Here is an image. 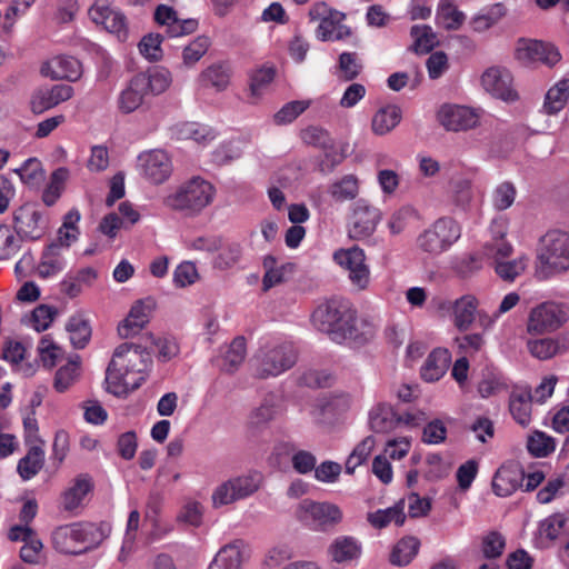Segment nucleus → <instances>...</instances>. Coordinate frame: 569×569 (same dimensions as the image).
Listing matches in <instances>:
<instances>
[{"label": "nucleus", "instance_id": "nucleus-1", "mask_svg": "<svg viewBox=\"0 0 569 569\" xmlns=\"http://www.w3.org/2000/svg\"><path fill=\"white\" fill-rule=\"evenodd\" d=\"M317 329L338 343L349 340L363 346L373 338V328L366 322L358 325L357 312L347 301L331 299L320 305L312 313Z\"/></svg>", "mask_w": 569, "mask_h": 569}, {"label": "nucleus", "instance_id": "nucleus-2", "mask_svg": "<svg viewBox=\"0 0 569 569\" xmlns=\"http://www.w3.org/2000/svg\"><path fill=\"white\" fill-rule=\"evenodd\" d=\"M151 355V348L143 341L119 345L106 371L107 391L120 397L138 389L144 381L143 376L133 383H129L126 378L129 373H144L148 371L152 365Z\"/></svg>", "mask_w": 569, "mask_h": 569}, {"label": "nucleus", "instance_id": "nucleus-3", "mask_svg": "<svg viewBox=\"0 0 569 569\" xmlns=\"http://www.w3.org/2000/svg\"><path fill=\"white\" fill-rule=\"evenodd\" d=\"M216 188L200 176L182 182L163 199L167 208L184 217H197L213 201Z\"/></svg>", "mask_w": 569, "mask_h": 569}, {"label": "nucleus", "instance_id": "nucleus-4", "mask_svg": "<svg viewBox=\"0 0 569 569\" xmlns=\"http://www.w3.org/2000/svg\"><path fill=\"white\" fill-rule=\"evenodd\" d=\"M542 248L538 253L536 276L546 280L556 273L569 269V234L560 230H551L542 238Z\"/></svg>", "mask_w": 569, "mask_h": 569}, {"label": "nucleus", "instance_id": "nucleus-5", "mask_svg": "<svg viewBox=\"0 0 569 569\" xmlns=\"http://www.w3.org/2000/svg\"><path fill=\"white\" fill-rule=\"evenodd\" d=\"M296 517L312 530L325 532L341 522L342 512L337 505L305 499L299 503Z\"/></svg>", "mask_w": 569, "mask_h": 569}, {"label": "nucleus", "instance_id": "nucleus-6", "mask_svg": "<svg viewBox=\"0 0 569 569\" xmlns=\"http://www.w3.org/2000/svg\"><path fill=\"white\" fill-rule=\"evenodd\" d=\"M460 238V227L450 217L439 218L418 238V247L427 253L440 254Z\"/></svg>", "mask_w": 569, "mask_h": 569}, {"label": "nucleus", "instance_id": "nucleus-7", "mask_svg": "<svg viewBox=\"0 0 569 569\" xmlns=\"http://www.w3.org/2000/svg\"><path fill=\"white\" fill-rule=\"evenodd\" d=\"M569 319V307L565 303L546 301L530 311L527 330L541 335L559 329Z\"/></svg>", "mask_w": 569, "mask_h": 569}, {"label": "nucleus", "instance_id": "nucleus-8", "mask_svg": "<svg viewBox=\"0 0 569 569\" xmlns=\"http://www.w3.org/2000/svg\"><path fill=\"white\" fill-rule=\"evenodd\" d=\"M13 229L22 240L36 241L41 239L48 230L49 221L33 203H23L13 211Z\"/></svg>", "mask_w": 569, "mask_h": 569}, {"label": "nucleus", "instance_id": "nucleus-9", "mask_svg": "<svg viewBox=\"0 0 569 569\" xmlns=\"http://www.w3.org/2000/svg\"><path fill=\"white\" fill-rule=\"evenodd\" d=\"M256 361V375L264 379L290 369L297 361V353L291 345H280L261 349Z\"/></svg>", "mask_w": 569, "mask_h": 569}, {"label": "nucleus", "instance_id": "nucleus-10", "mask_svg": "<svg viewBox=\"0 0 569 569\" xmlns=\"http://www.w3.org/2000/svg\"><path fill=\"white\" fill-rule=\"evenodd\" d=\"M263 477L260 472H250L220 485L212 495L214 507L224 506L253 495L259 490Z\"/></svg>", "mask_w": 569, "mask_h": 569}, {"label": "nucleus", "instance_id": "nucleus-11", "mask_svg": "<svg viewBox=\"0 0 569 569\" xmlns=\"http://www.w3.org/2000/svg\"><path fill=\"white\" fill-rule=\"evenodd\" d=\"M333 260L348 271V278L358 290H366L370 284V270L366 264L365 251L358 246L340 249L333 253Z\"/></svg>", "mask_w": 569, "mask_h": 569}, {"label": "nucleus", "instance_id": "nucleus-12", "mask_svg": "<svg viewBox=\"0 0 569 569\" xmlns=\"http://www.w3.org/2000/svg\"><path fill=\"white\" fill-rule=\"evenodd\" d=\"M98 530L93 525L82 526L79 523L58 527L52 532L53 548L64 555H81L89 550L88 547L78 549V545L89 541V535Z\"/></svg>", "mask_w": 569, "mask_h": 569}, {"label": "nucleus", "instance_id": "nucleus-13", "mask_svg": "<svg viewBox=\"0 0 569 569\" xmlns=\"http://www.w3.org/2000/svg\"><path fill=\"white\" fill-rule=\"evenodd\" d=\"M89 16L96 24H101L120 41L128 39L127 18L122 12L111 8L110 0H96L89 9Z\"/></svg>", "mask_w": 569, "mask_h": 569}, {"label": "nucleus", "instance_id": "nucleus-14", "mask_svg": "<svg viewBox=\"0 0 569 569\" xmlns=\"http://www.w3.org/2000/svg\"><path fill=\"white\" fill-rule=\"evenodd\" d=\"M516 54L520 61L541 62L549 67L561 60V54L555 44L532 39L519 40Z\"/></svg>", "mask_w": 569, "mask_h": 569}, {"label": "nucleus", "instance_id": "nucleus-15", "mask_svg": "<svg viewBox=\"0 0 569 569\" xmlns=\"http://www.w3.org/2000/svg\"><path fill=\"white\" fill-rule=\"evenodd\" d=\"M512 81L510 71L500 67L488 68L481 76L483 89L491 96L507 102H513L519 98Z\"/></svg>", "mask_w": 569, "mask_h": 569}, {"label": "nucleus", "instance_id": "nucleus-16", "mask_svg": "<svg viewBox=\"0 0 569 569\" xmlns=\"http://www.w3.org/2000/svg\"><path fill=\"white\" fill-rule=\"evenodd\" d=\"M156 300L151 297L140 299L131 307L129 315L118 326V333L121 339H129L138 335L150 321L152 311L156 309Z\"/></svg>", "mask_w": 569, "mask_h": 569}, {"label": "nucleus", "instance_id": "nucleus-17", "mask_svg": "<svg viewBox=\"0 0 569 569\" xmlns=\"http://www.w3.org/2000/svg\"><path fill=\"white\" fill-rule=\"evenodd\" d=\"M153 19L159 26H164L167 34L172 38L191 34L198 29L196 19L180 20L178 12L167 4L157 6Z\"/></svg>", "mask_w": 569, "mask_h": 569}, {"label": "nucleus", "instance_id": "nucleus-18", "mask_svg": "<svg viewBox=\"0 0 569 569\" xmlns=\"http://www.w3.org/2000/svg\"><path fill=\"white\" fill-rule=\"evenodd\" d=\"M146 177L154 184L163 183L172 172V163L168 153L154 149L139 156Z\"/></svg>", "mask_w": 569, "mask_h": 569}, {"label": "nucleus", "instance_id": "nucleus-19", "mask_svg": "<svg viewBox=\"0 0 569 569\" xmlns=\"http://www.w3.org/2000/svg\"><path fill=\"white\" fill-rule=\"evenodd\" d=\"M380 218L381 213L377 208L359 201L353 211L352 223L349 228L350 238L360 240L371 236Z\"/></svg>", "mask_w": 569, "mask_h": 569}, {"label": "nucleus", "instance_id": "nucleus-20", "mask_svg": "<svg viewBox=\"0 0 569 569\" xmlns=\"http://www.w3.org/2000/svg\"><path fill=\"white\" fill-rule=\"evenodd\" d=\"M438 118L440 123L451 131L468 130L478 122V116L470 108L463 106H442Z\"/></svg>", "mask_w": 569, "mask_h": 569}, {"label": "nucleus", "instance_id": "nucleus-21", "mask_svg": "<svg viewBox=\"0 0 569 569\" xmlns=\"http://www.w3.org/2000/svg\"><path fill=\"white\" fill-rule=\"evenodd\" d=\"M73 96V88L69 84H54L50 88L38 89L31 98V110L42 113Z\"/></svg>", "mask_w": 569, "mask_h": 569}, {"label": "nucleus", "instance_id": "nucleus-22", "mask_svg": "<svg viewBox=\"0 0 569 569\" xmlns=\"http://www.w3.org/2000/svg\"><path fill=\"white\" fill-rule=\"evenodd\" d=\"M525 470L516 463L501 466L492 479V490L499 497H508L522 487Z\"/></svg>", "mask_w": 569, "mask_h": 569}, {"label": "nucleus", "instance_id": "nucleus-23", "mask_svg": "<svg viewBox=\"0 0 569 569\" xmlns=\"http://www.w3.org/2000/svg\"><path fill=\"white\" fill-rule=\"evenodd\" d=\"M217 137L218 133L213 128L196 121L179 122L170 128V138L178 141L208 142Z\"/></svg>", "mask_w": 569, "mask_h": 569}, {"label": "nucleus", "instance_id": "nucleus-24", "mask_svg": "<svg viewBox=\"0 0 569 569\" xmlns=\"http://www.w3.org/2000/svg\"><path fill=\"white\" fill-rule=\"evenodd\" d=\"M247 558L242 540H234L223 546L211 561L209 569H241Z\"/></svg>", "mask_w": 569, "mask_h": 569}, {"label": "nucleus", "instance_id": "nucleus-25", "mask_svg": "<svg viewBox=\"0 0 569 569\" xmlns=\"http://www.w3.org/2000/svg\"><path fill=\"white\" fill-rule=\"evenodd\" d=\"M401 422L402 417L388 403H379L370 412V429L376 433H388L400 426Z\"/></svg>", "mask_w": 569, "mask_h": 569}, {"label": "nucleus", "instance_id": "nucleus-26", "mask_svg": "<svg viewBox=\"0 0 569 569\" xmlns=\"http://www.w3.org/2000/svg\"><path fill=\"white\" fill-rule=\"evenodd\" d=\"M171 82L170 72L163 68H153L147 72L134 76V83L142 86L146 93L160 94L164 92Z\"/></svg>", "mask_w": 569, "mask_h": 569}, {"label": "nucleus", "instance_id": "nucleus-27", "mask_svg": "<svg viewBox=\"0 0 569 569\" xmlns=\"http://www.w3.org/2000/svg\"><path fill=\"white\" fill-rule=\"evenodd\" d=\"M451 356L447 349L432 350L421 368V377L428 382L439 380L447 371Z\"/></svg>", "mask_w": 569, "mask_h": 569}, {"label": "nucleus", "instance_id": "nucleus-28", "mask_svg": "<svg viewBox=\"0 0 569 569\" xmlns=\"http://www.w3.org/2000/svg\"><path fill=\"white\" fill-rule=\"evenodd\" d=\"M98 278V272L92 267H86L79 269L74 274H70L68 278L60 282V291L74 299L82 292V286L90 287Z\"/></svg>", "mask_w": 569, "mask_h": 569}, {"label": "nucleus", "instance_id": "nucleus-29", "mask_svg": "<svg viewBox=\"0 0 569 569\" xmlns=\"http://www.w3.org/2000/svg\"><path fill=\"white\" fill-rule=\"evenodd\" d=\"M402 119V110L397 104H387L377 110L371 120V129L378 136L393 130Z\"/></svg>", "mask_w": 569, "mask_h": 569}, {"label": "nucleus", "instance_id": "nucleus-30", "mask_svg": "<svg viewBox=\"0 0 569 569\" xmlns=\"http://www.w3.org/2000/svg\"><path fill=\"white\" fill-rule=\"evenodd\" d=\"M420 549V540L413 536L401 538L392 548L389 561L393 566H408L418 555Z\"/></svg>", "mask_w": 569, "mask_h": 569}, {"label": "nucleus", "instance_id": "nucleus-31", "mask_svg": "<svg viewBox=\"0 0 569 569\" xmlns=\"http://www.w3.org/2000/svg\"><path fill=\"white\" fill-rule=\"evenodd\" d=\"M532 395L530 390L512 392L509 399V410L513 419L521 426H528L531 419Z\"/></svg>", "mask_w": 569, "mask_h": 569}, {"label": "nucleus", "instance_id": "nucleus-32", "mask_svg": "<svg viewBox=\"0 0 569 569\" xmlns=\"http://www.w3.org/2000/svg\"><path fill=\"white\" fill-rule=\"evenodd\" d=\"M569 99V79H562L552 86L546 93L543 110L548 114L561 111Z\"/></svg>", "mask_w": 569, "mask_h": 569}, {"label": "nucleus", "instance_id": "nucleus-33", "mask_svg": "<svg viewBox=\"0 0 569 569\" xmlns=\"http://www.w3.org/2000/svg\"><path fill=\"white\" fill-rule=\"evenodd\" d=\"M44 465V451L39 446H32L28 453L21 458L17 471L23 480L33 478Z\"/></svg>", "mask_w": 569, "mask_h": 569}, {"label": "nucleus", "instance_id": "nucleus-34", "mask_svg": "<svg viewBox=\"0 0 569 569\" xmlns=\"http://www.w3.org/2000/svg\"><path fill=\"white\" fill-rule=\"evenodd\" d=\"M336 562H347L357 559L361 553V546L352 537H339L329 548Z\"/></svg>", "mask_w": 569, "mask_h": 569}, {"label": "nucleus", "instance_id": "nucleus-35", "mask_svg": "<svg viewBox=\"0 0 569 569\" xmlns=\"http://www.w3.org/2000/svg\"><path fill=\"white\" fill-rule=\"evenodd\" d=\"M91 490V478L88 475H79L74 479V483L63 493V508L68 511L76 509Z\"/></svg>", "mask_w": 569, "mask_h": 569}, {"label": "nucleus", "instance_id": "nucleus-36", "mask_svg": "<svg viewBox=\"0 0 569 569\" xmlns=\"http://www.w3.org/2000/svg\"><path fill=\"white\" fill-rule=\"evenodd\" d=\"M478 300L471 295H466L456 300L453 313L455 325L459 330H467L475 320Z\"/></svg>", "mask_w": 569, "mask_h": 569}, {"label": "nucleus", "instance_id": "nucleus-37", "mask_svg": "<svg viewBox=\"0 0 569 569\" xmlns=\"http://www.w3.org/2000/svg\"><path fill=\"white\" fill-rule=\"evenodd\" d=\"M69 178V170L67 168L60 167L56 169L51 176L50 181L44 188L42 192V201L47 207H52L61 197L66 182Z\"/></svg>", "mask_w": 569, "mask_h": 569}, {"label": "nucleus", "instance_id": "nucleus-38", "mask_svg": "<svg viewBox=\"0 0 569 569\" xmlns=\"http://www.w3.org/2000/svg\"><path fill=\"white\" fill-rule=\"evenodd\" d=\"M367 520L372 527L378 529L385 528L391 521H393L397 526H402L406 521V515L403 512V501L401 500L393 507L385 510L369 512Z\"/></svg>", "mask_w": 569, "mask_h": 569}, {"label": "nucleus", "instance_id": "nucleus-39", "mask_svg": "<svg viewBox=\"0 0 569 569\" xmlns=\"http://www.w3.org/2000/svg\"><path fill=\"white\" fill-rule=\"evenodd\" d=\"M276 77V70L272 67L257 69L250 74V102L256 103L267 91Z\"/></svg>", "mask_w": 569, "mask_h": 569}, {"label": "nucleus", "instance_id": "nucleus-40", "mask_svg": "<svg viewBox=\"0 0 569 569\" xmlns=\"http://www.w3.org/2000/svg\"><path fill=\"white\" fill-rule=\"evenodd\" d=\"M466 16L456 4L448 0L440 1L437 9V20L446 30H458L465 22Z\"/></svg>", "mask_w": 569, "mask_h": 569}, {"label": "nucleus", "instance_id": "nucleus-41", "mask_svg": "<svg viewBox=\"0 0 569 569\" xmlns=\"http://www.w3.org/2000/svg\"><path fill=\"white\" fill-rule=\"evenodd\" d=\"M146 94L143 87L134 83V77H132L127 88L119 94L118 108L123 113H131L142 104Z\"/></svg>", "mask_w": 569, "mask_h": 569}, {"label": "nucleus", "instance_id": "nucleus-42", "mask_svg": "<svg viewBox=\"0 0 569 569\" xmlns=\"http://www.w3.org/2000/svg\"><path fill=\"white\" fill-rule=\"evenodd\" d=\"M67 331L70 332V341L77 349L87 346L91 337V327L89 321L81 315L72 316L67 323Z\"/></svg>", "mask_w": 569, "mask_h": 569}, {"label": "nucleus", "instance_id": "nucleus-43", "mask_svg": "<svg viewBox=\"0 0 569 569\" xmlns=\"http://www.w3.org/2000/svg\"><path fill=\"white\" fill-rule=\"evenodd\" d=\"M21 181L29 188H39L44 181V170L41 162L36 158H30L24 163L14 169Z\"/></svg>", "mask_w": 569, "mask_h": 569}, {"label": "nucleus", "instance_id": "nucleus-44", "mask_svg": "<svg viewBox=\"0 0 569 569\" xmlns=\"http://www.w3.org/2000/svg\"><path fill=\"white\" fill-rule=\"evenodd\" d=\"M56 78L71 82L79 80L82 76L81 62L71 56H61L56 59Z\"/></svg>", "mask_w": 569, "mask_h": 569}, {"label": "nucleus", "instance_id": "nucleus-45", "mask_svg": "<svg viewBox=\"0 0 569 569\" xmlns=\"http://www.w3.org/2000/svg\"><path fill=\"white\" fill-rule=\"evenodd\" d=\"M410 36L415 39L413 50L417 53H428L436 46V34L429 26H412Z\"/></svg>", "mask_w": 569, "mask_h": 569}, {"label": "nucleus", "instance_id": "nucleus-46", "mask_svg": "<svg viewBox=\"0 0 569 569\" xmlns=\"http://www.w3.org/2000/svg\"><path fill=\"white\" fill-rule=\"evenodd\" d=\"M246 357V339L242 336L236 337L223 358V370L233 372L242 363Z\"/></svg>", "mask_w": 569, "mask_h": 569}, {"label": "nucleus", "instance_id": "nucleus-47", "mask_svg": "<svg viewBox=\"0 0 569 569\" xmlns=\"http://www.w3.org/2000/svg\"><path fill=\"white\" fill-rule=\"evenodd\" d=\"M555 439L542 431H535L527 440L528 451L537 458L547 457L555 450Z\"/></svg>", "mask_w": 569, "mask_h": 569}, {"label": "nucleus", "instance_id": "nucleus-48", "mask_svg": "<svg viewBox=\"0 0 569 569\" xmlns=\"http://www.w3.org/2000/svg\"><path fill=\"white\" fill-rule=\"evenodd\" d=\"M230 73L227 67L221 63L208 67L201 73V81L204 86H211L217 90H224L229 84Z\"/></svg>", "mask_w": 569, "mask_h": 569}, {"label": "nucleus", "instance_id": "nucleus-49", "mask_svg": "<svg viewBox=\"0 0 569 569\" xmlns=\"http://www.w3.org/2000/svg\"><path fill=\"white\" fill-rule=\"evenodd\" d=\"M341 78L345 81L355 80L362 71V63L356 52H342L338 60Z\"/></svg>", "mask_w": 569, "mask_h": 569}, {"label": "nucleus", "instance_id": "nucleus-50", "mask_svg": "<svg viewBox=\"0 0 569 569\" xmlns=\"http://www.w3.org/2000/svg\"><path fill=\"white\" fill-rule=\"evenodd\" d=\"M505 547H506L505 537L496 530L489 531L482 538L481 551L486 559L499 558L503 553Z\"/></svg>", "mask_w": 569, "mask_h": 569}, {"label": "nucleus", "instance_id": "nucleus-51", "mask_svg": "<svg viewBox=\"0 0 569 569\" xmlns=\"http://www.w3.org/2000/svg\"><path fill=\"white\" fill-rule=\"evenodd\" d=\"M163 36L160 33H149L144 36L138 47L140 53L150 61H159L162 58L161 43Z\"/></svg>", "mask_w": 569, "mask_h": 569}, {"label": "nucleus", "instance_id": "nucleus-52", "mask_svg": "<svg viewBox=\"0 0 569 569\" xmlns=\"http://www.w3.org/2000/svg\"><path fill=\"white\" fill-rule=\"evenodd\" d=\"M505 14L503 4L496 3L487 13L476 16L471 21V27L476 32H483L496 24Z\"/></svg>", "mask_w": 569, "mask_h": 569}, {"label": "nucleus", "instance_id": "nucleus-53", "mask_svg": "<svg viewBox=\"0 0 569 569\" xmlns=\"http://www.w3.org/2000/svg\"><path fill=\"white\" fill-rule=\"evenodd\" d=\"M274 412L273 405L266 400L251 412L248 421L249 429L253 433L260 431L273 419Z\"/></svg>", "mask_w": 569, "mask_h": 569}, {"label": "nucleus", "instance_id": "nucleus-54", "mask_svg": "<svg viewBox=\"0 0 569 569\" xmlns=\"http://www.w3.org/2000/svg\"><path fill=\"white\" fill-rule=\"evenodd\" d=\"M450 186L453 204L461 210H466L472 199L471 182L460 178L452 180Z\"/></svg>", "mask_w": 569, "mask_h": 569}, {"label": "nucleus", "instance_id": "nucleus-55", "mask_svg": "<svg viewBox=\"0 0 569 569\" xmlns=\"http://www.w3.org/2000/svg\"><path fill=\"white\" fill-rule=\"evenodd\" d=\"M58 315V309L49 305H39L31 312V322L38 331L47 330Z\"/></svg>", "mask_w": 569, "mask_h": 569}, {"label": "nucleus", "instance_id": "nucleus-56", "mask_svg": "<svg viewBox=\"0 0 569 569\" xmlns=\"http://www.w3.org/2000/svg\"><path fill=\"white\" fill-rule=\"evenodd\" d=\"M79 362L70 360L67 365L58 369L54 376V388L59 392L66 391L78 376Z\"/></svg>", "mask_w": 569, "mask_h": 569}, {"label": "nucleus", "instance_id": "nucleus-57", "mask_svg": "<svg viewBox=\"0 0 569 569\" xmlns=\"http://www.w3.org/2000/svg\"><path fill=\"white\" fill-rule=\"evenodd\" d=\"M426 463L428 465V470L425 472L423 477L428 481H439L446 478L450 472V466L445 463L442 457L438 453L429 455L426 459Z\"/></svg>", "mask_w": 569, "mask_h": 569}, {"label": "nucleus", "instance_id": "nucleus-58", "mask_svg": "<svg viewBox=\"0 0 569 569\" xmlns=\"http://www.w3.org/2000/svg\"><path fill=\"white\" fill-rule=\"evenodd\" d=\"M210 39L206 36L196 38L189 46L183 49V62L188 66L198 62L208 51Z\"/></svg>", "mask_w": 569, "mask_h": 569}, {"label": "nucleus", "instance_id": "nucleus-59", "mask_svg": "<svg viewBox=\"0 0 569 569\" xmlns=\"http://www.w3.org/2000/svg\"><path fill=\"white\" fill-rule=\"evenodd\" d=\"M330 193L339 201L353 199L358 193V181L355 177L347 176L331 186Z\"/></svg>", "mask_w": 569, "mask_h": 569}, {"label": "nucleus", "instance_id": "nucleus-60", "mask_svg": "<svg viewBox=\"0 0 569 569\" xmlns=\"http://www.w3.org/2000/svg\"><path fill=\"white\" fill-rule=\"evenodd\" d=\"M526 269L523 259L512 261H496L495 270L497 274L505 281L512 282Z\"/></svg>", "mask_w": 569, "mask_h": 569}, {"label": "nucleus", "instance_id": "nucleus-61", "mask_svg": "<svg viewBox=\"0 0 569 569\" xmlns=\"http://www.w3.org/2000/svg\"><path fill=\"white\" fill-rule=\"evenodd\" d=\"M40 359L44 367L51 369L60 357V347L49 336H43L38 347Z\"/></svg>", "mask_w": 569, "mask_h": 569}, {"label": "nucleus", "instance_id": "nucleus-62", "mask_svg": "<svg viewBox=\"0 0 569 569\" xmlns=\"http://www.w3.org/2000/svg\"><path fill=\"white\" fill-rule=\"evenodd\" d=\"M447 428L442 420L433 419L422 430V441L429 445H439L447 439Z\"/></svg>", "mask_w": 569, "mask_h": 569}, {"label": "nucleus", "instance_id": "nucleus-63", "mask_svg": "<svg viewBox=\"0 0 569 569\" xmlns=\"http://www.w3.org/2000/svg\"><path fill=\"white\" fill-rule=\"evenodd\" d=\"M527 347L531 356L539 360H548L557 355L552 338L529 340Z\"/></svg>", "mask_w": 569, "mask_h": 569}, {"label": "nucleus", "instance_id": "nucleus-64", "mask_svg": "<svg viewBox=\"0 0 569 569\" xmlns=\"http://www.w3.org/2000/svg\"><path fill=\"white\" fill-rule=\"evenodd\" d=\"M308 103L305 101H290L286 103L276 114L274 121L278 124L290 123L297 119L306 109Z\"/></svg>", "mask_w": 569, "mask_h": 569}]
</instances>
